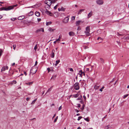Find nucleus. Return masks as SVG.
<instances>
[{"instance_id": "nucleus-21", "label": "nucleus", "mask_w": 129, "mask_h": 129, "mask_svg": "<svg viewBox=\"0 0 129 129\" xmlns=\"http://www.w3.org/2000/svg\"><path fill=\"white\" fill-rule=\"evenodd\" d=\"M35 15L37 17H39L40 15L39 12H38L36 11L35 12Z\"/></svg>"}, {"instance_id": "nucleus-35", "label": "nucleus", "mask_w": 129, "mask_h": 129, "mask_svg": "<svg viewBox=\"0 0 129 129\" xmlns=\"http://www.w3.org/2000/svg\"><path fill=\"white\" fill-rule=\"evenodd\" d=\"M85 107V105H84V104H83V105H82V107H81V109L82 110H83V109H84V108Z\"/></svg>"}, {"instance_id": "nucleus-28", "label": "nucleus", "mask_w": 129, "mask_h": 129, "mask_svg": "<svg viewBox=\"0 0 129 129\" xmlns=\"http://www.w3.org/2000/svg\"><path fill=\"white\" fill-rule=\"evenodd\" d=\"M60 5L59 3L57 5H56L54 8V9L55 10L56 9L57 7H58L59 6V5Z\"/></svg>"}, {"instance_id": "nucleus-60", "label": "nucleus", "mask_w": 129, "mask_h": 129, "mask_svg": "<svg viewBox=\"0 0 129 129\" xmlns=\"http://www.w3.org/2000/svg\"><path fill=\"white\" fill-rule=\"evenodd\" d=\"M56 40L58 42V41H60V39L58 38V39H56Z\"/></svg>"}, {"instance_id": "nucleus-32", "label": "nucleus", "mask_w": 129, "mask_h": 129, "mask_svg": "<svg viewBox=\"0 0 129 129\" xmlns=\"http://www.w3.org/2000/svg\"><path fill=\"white\" fill-rule=\"evenodd\" d=\"M110 127V125H108L105 126V129H108Z\"/></svg>"}, {"instance_id": "nucleus-17", "label": "nucleus", "mask_w": 129, "mask_h": 129, "mask_svg": "<svg viewBox=\"0 0 129 129\" xmlns=\"http://www.w3.org/2000/svg\"><path fill=\"white\" fill-rule=\"evenodd\" d=\"M79 72L80 73H79L78 74V75H81L82 74H83L84 76H85V73L84 72H83L81 70H80L79 71Z\"/></svg>"}, {"instance_id": "nucleus-6", "label": "nucleus", "mask_w": 129, "mask_h": 129, "mask_svg": "<svg viewBox=\"0 0 129 129\" xmlns=\"http://www.w3.org/2000/svg\"><path fill=\"white\" fill-rule=\"evenodd\" d=\"M96 2L99 5H102L104 3L103 0H96Z\"/></svg>"}, {"instance_id": "nucleus-41", "label": "nucleus", "mask_w": 129, "mask_h": 129, "mask_svg": "<svg viewBox=\"0 0 129 129\" xmlns=\"http://www.w3.org/2000/svg\"><path fill=\"white\" fill-rule=\"evenodd\" d=\"M93 67L92 66H91L89 68V71H90L91 72V71L92 70V68H93Z\"/></svg>"}, {"instance_id": "nucleus-50", "label": "nucleus", "mask_w": 129, "mask_h": 129, "mask_svg": "<svg viewBox=\"0 0 129 129\" xmlns=\"http://www.w3.org/2000/svg\"><path fill=\"white\" fill-rule=\"evenodd\" d=\"M62 109V107L61 106H60L58 108V111L60 110H61Z\"/></svg>"}, {"instance_id": "nucleus-49", "label": "nucleus", "mask_w": 129, "mask_h": 129, "mask_svg": "<svg viewBox=\"0 0 129 129\" xmlns=\"http://www.w3.org/2000/svg\"><path fill=\"white\" fill-rule=\"evenodd\" d=\"M13 47L14 49L15 50L16 47V45H13Z\"/></svg>"}, {"instance_id": "nucleus-15", "label": "nucleus", "mask_w": 129, "mask_h": 129, "mask_svg": "<svg viewBox=\"0 0 129 129\" xmlns=\"http://www.w3.org/2000/svg\"><path fill=\"white\" fill-rule=\"evenodd\" d=\"M65 9L64 8L62 7H61L60 8H59L58 9V10L59 11H64L65 10Z\"/></svg>"}, {"instance_id": "nucleus-24", "label": "nucleus", "mask_w": 129, "mask_h": 129, "mask_svg": "<svg viewBox=\"0 0 129 129\" xmlns=\"http://www.w3.org/2000/svg\"><path fill=\"white\" fill-rule=\"evenodd\" d=\"M86 31H90V26H87L86 28Z\"/></svg>"}, {"instance_id": "nucleus-59", "label": "nucleus", "mask_w": 129, "mask_h": 129, "mask_svg": "<svg viewBox=\"0 0 129 129\" xmlns=\"http://www.w3.org/2000/svg\"><path fill=\"white\" fill-rule=\"evenodd\" d=\"M15 18H11V19L12 20L14 21L15 20Z\"/></svg>"}, {"instance_id": "nucleus-5", "label": "nucleus", "mask_w": 129, "mask_h": 129, "mask_svg": "<svg viewBox=\"0 0 129 129\" xmlns=\"http://www.w3.org/2000/svg\"><path fill=\"white\" fill-rule=\"evenodd\" d=\"M37 71V70L35 68H33L30 70V73H32V75L36 73Z\"/></svg>"}, {"instance_id": "nucleus-18", "label": "nucleus", "mask_w": 129, "mask_h": 129, "mask_svg": "<svg viewBox=\"0 0 129 129\" xmlns=\"http://www.w3.org/2000/svg\"><path fill=\"white\" fill-rule=\"evenodd\" d=\"M53 16L54 17H56L58 16V12H55L54 13Z\"/></svg>"}, {"instance_id": "nucleus-56", "label": "nucleus", "mask_w": 129, "mask_h": 129, "mask_svg": "<svg viewBox=\"0 0 129 129\" xmlns=\"http://www.w3.org/2000/svg\"><path fill=\"white\" fill-rule=\"evenodd\" d=\"M29 99H30V98H27L26 99V100L27 101H28L29 100Z\"/></svg>"}, {"instance_id": "nucleus-64", "label": "nucleus", "mask_w": 129, "mask_h": 129, "mask_svg": "<svg viewBox=\"0 0 129 129\" xmlns=\"http://www.w3.org/2000/svg\"><path fill=\"white\" fill-rule=\"evenodd\" d=\"M88 48V47H87V46H85L84 48L85 49H86L87 48Z\"/></svg>"}, {"instance_id": "nucleus-30", "label": "nucleus", "mask_w": 129, "mask_h": 129, "mask_svg": "<svg viewBox=\"0 0 129 129\" xmlns=\"http://www.w3.org/2000/svg\"><path fill=\"white\" fill-rule=\"evenodd\" d=\"M123 39L124 40L128 39H129V37L125 36L123 38Z\"/></svg>"}, {"instance_id": "nucleus-14", "label": "nucleus", "mask_w": 129, "mask_h": 129, "mask_svg": "<svg viewBox=\"0 0 129 129\" xmlns=\"http://www.w3.org/2000/svg\"><path fill=\"white\" fill-rule=\"evenodd\" d=\"M55 29L52 28L51 27H50L48 28V30L50 32H53Z\"/></svg>"}, {"instance_id": "nucleus-33", "label": "nucleus", "mask_w": 129, "mask_h": 129, "mask_svg": "<svg viewBox=\"0 0 129 129\" xmlns=\"http://www.w3.org/2000/svg\"><path fill=\"white\" fill-rule=\"evenodd\" d=\"M33 14V11H31L29 13L28 15L29 16H31Z\"/></svg>"}, {"instance_id": "nucleus-22", "label": "nucleus", "mask_w": 129, "mask_h": 129, "mask_svg": "<svg viewBox=\"0 0 129 129\" xmlns=\"http://www.w3.org/2000/svg\"><path fill=\"white\" fill-rule=\"evenodd\" d=\"M92 15V11L88 13V18H89Z\"/></svg>"}, {"instance_id": "nucleus-25", "label": "nucleus", "mask_w": 129, "mask_h": 129, "mask_svg": "<svg viewBox=\"0 0 129 129\" xmlns=\"http://www.w3.org/2000/svg\"><path fill=\"white\" fill-rule=\"evenodd\" d=\"M81 21L79 20L76 21V25L77 26H78L79 25L80 22Z\"/></svg>"}, {"instance_id": "nucleus-19", "label": "nucleus", "mask_w": 129, "mask_h": 129, "mask_svg": "<svg viewBox=\"0 0 129 129\" xmlns=\"http://www.w3.org/2000/svg\"><path fill=\"white\" fill-rule=\"evenodd\" d=\"M57 76L56 75H53L51 78V79H52L53 80H54L56 78Z\"/></svg>"}, {"instance_id": "nucleus-34", "label": "nucleus", "mask_w": 129, "mask_h": 129, "mask_svg": "<svg viewBox=\"0 0 129 129\" xmlns=\"http://www.w3.org/2000/svg\"><path fill=\"white\" fill-rule=\"evenodd\" d=\"M86 72L88 73L89 71V68H86Z\"/></svg>"}, {"instance_id": "nucleus-10", "label": "nucleus", "mask_w": 129, "mask_h": 129, "mask_svg": "<svg viewBox=\"0 0 129 129\" xmlns=\"http://www.w3.org/2000/svg\"><path fill=\"white\" fill-rule=\"evenodd\" d=\"M8 68V66H4L2 67L1 69V71H4L5 70H7Z\"/></svg>"}, {"instance_id": "nucleus-43", "label": "nucleus", "mask_w": 129, "mask_h": 129, "mask_svg": "<svg viewBox=\"0 0 129 129\" xmlns=\"http://www.w3.org/2000/svg\"><path fill=\"white\" fill-rule=\"evenodd\" d=\"M82 118V116H80L77 119L79 121Z\"/></svg>"}, {"instance_id": "nucleus-53", "label": "nucleus", "mask_w": 129, "mask_h": 129, "mask_svg": "<svg viewBox=\"0 0 129 129\" xmlns=\"http://www.w3.org/2000/svg\"><path fill=\"white\" fill-rule=\"evenodd\" d=\"M83 98H84V100H86V97L85 96V95H84L83 96Z\"/></svg>"}, {"instance_id": "nucleus-2", "label": "nucleus", "mask_w": 129, "mask_h": 129, "mask_svg": "<svg viewBox=\"0 0 129 129\" xmlns=\"http://www.w3.org/2000/svg\"><path fill=\"white\" fill-rule=\"evenodd\" d=\"M17 6V4L11 6L7 8L3 7L1 8L2 10L9 11L13 9L14 7H16Z\"/></svg>"}, {"instance_id": "nucleus-20", "label": "nucleus", "mask_w": 129, "mask_h": 129, "mask_svg": "<svg viewBox=\"0 0 129 129\" xmlns=\"http://www.w3.org/2000/svg\"><path fill=\"white\" fill-rule=\"evenodd\" d=\"M84 9H82L80 10L78 12V14H81L82 12L84 11Z\"/></svg>"}, {"instance_id": "nucleus-9", "label": "nucleus", "mask_w": 129, "mask_h": 129, "mask_svg": "<svg viewBox=\"0 0 129 129\" xmlns=\"http://www.w3.org/2000/svg\"><path fill=\"white\" fill-rule=\"evenodd\" d=\"M42 31L43 32H44V30L43 28H41L40 29H37L36 31V33H38L39 32Z\"/></svg>"}, {"instance_id": "nucleus-4", "label": "nucleus", "mask_w": 129, "mask_h": 129, "mask_svg": "<svg viewBox=\"0 0 129 129\" xmlns=\"http://www.w3.org/2000/svg\"><path fill=\"white\" fill-rule=\"evenodd\" d=\"M69 16H68L66 17L63 20V22L65 23H67L69 21Z\"/></svg>"}, {"instance_id": "nucleus-39", "label": "nucleus", "mask_w": 129, "mask_h": 129, "mask_svg": "<svg viewBox=\"0 0 129 129\" xmlns=\"http://www.w3.org/2000/svg\"><path fill=\"white\" fill-rule=\"evenodd\" d=\"M58 116H57L54 121V123L56 122L57 120V119H58Z\"/></svg>"}, {"instance_id": "nucleus-3", "label": "nucleus", "mask_w": 129, "mask_h": 129, "mask_svg": "<svg viewBox=\"0 0 129 129\" xmlns=\"http://www.w3.org/2000/svg\"><path fill=\"white\" fill-rule=\"evenodd\" d=\"M79 84V83L78 82H76L74 84V88L76 90H78L79 89L80 87Z\"/></svg>"}, {"instance_id": "nucleus-54", "label": "nucleus", "mask_w": 129, "mask_h": 129, "mask_svg": "<svg viewBox=\"0 0 129 129\" xmlns=\"http://www.w3.org/2000/svg\"><path fill=\"white\" fill-rule=\"evenodd\" d=\"M33 83V82H29V83H28V84H27L29 85L32 84Z\"/></svg>"}, {"instance_id": "nucleus-48", "label": "nucleus", "mask_w": 129, "mask_h": 129, "mask_svg": "<svg viewBox=\"0 0 129 129\" xmlns=\"http://www.w3.org/2000/svg\"><path fill=\"white\" fill-rule=\"evenodd\" d=\"M47 70L48 71V73H49L50 71H51L50 68H48L47 69Z\"/></svg>"}, {"instance_id": "nucleus-55", "label": "nucleus", "mask_w": 129, "mask_h": 129, "mask_svg": "<svg viewBox=\"0 0 129 129\" xmlns=\"http://www.w3.org/2000/svg\"><path fill=\"white\" fill-rule=\"evenodd\" d=\"M78 108H80L81 107V105L80 104H78Z\"/></svg>"}, {"instance_id": "nucleus-42", "label": "nucleus", "mask_w": 129, "mask_h": 129, "mask_svg": "<svg viewBox=\"0 0 129 129\" xmlns=\"http://www.w3.org/2000/svg\"><path fill=\"white\" fill-rule=\"evenodd\" d=\"M82 99V97L81 96H80V97H79L77 99V100H81Z\"/></svg>"}, {"instance_id": "nucleus-8", "label": "nucleus", "mask_w": 129, "mask_h": 129, "mask_svg": "<svg viewBox=\"0 0 129 129\" xmlns=\"http://www.w3.org/2000/svg\"><path fill=\"white\" fill-rule=\"evenodd\" d=\"M48 9H46V11H45V13L47 14L50 16H52L53 15V14L51 13L50 11L47 10Z\"/></svg>"}, {"instance_id": "nucleus-7", "label": "nucleus", "mask_w": 129, "mask_h": 129, "mask_svg": "<svg viewBox=\"0 0 129 129\" xmlns=\"http://www.w3.org/2000/svg\"><path fill=\"white\" fill-rule=\"evenodd\" d=\"M41 5V3L36 4V5L31 6V8H37L40 7Z\"/></svg>"}, {"instance_id": "nucleus-16", "label": "nucleus", "mask_w": 129, "mask_h": 129, "mask_svg": "<svg viewBox=\"0 0 129 129\" xmlns=\"http://www.w3.org/2000/svg\"><path fill=\"white\" fill-rule=\"evenodd\" d=\"M25 17L24 16H20L19 17L18 19V20H22V19H23Z\"/></svg>"}, {"instance_id": "nucleus-26", "label": "nucleus", "mask_w": 129, "mask_h": 129, "mask_svg": "<svg viewBox=\"0 0 129 129\" xmlns=\"http://www.w3.org/2000/svg\"><path fill=\"white\" fill-rule=\"evenodd\" d=\"M52 23V22L51 21L47 22L46 23V25L48 26L50 25Z\"/></svg>"}, {"instance_id": "nucleus-61", "label": "nucleus", "mask_w": 129, "mask_h": 129, "mask_svg": "<svg viewBox=\"0 0 129 129\" xmlns=\"http://www.w3.org/2000/svg\"><path fill=\"white\" fill-rule=\"evenodd\" d=\"M100 60L101 61H103V59L102 58H100Z\"/></svg>"}, {"instance_id": "nucleus-27", "label": "nucleus", "mask_w": 129, "mask_h": 129, "mask_svg": "<svg viewBox=\"0 0 129 129\" xmlns=\"http://www.w3.org/2000/svg\"><path fill=\"white\" fill-rule=\"evenodd\" d=\"M79 96V95L77 93L76 94H75L73 95V96L75 98H76L77 97Z\"/></svg>"}, {"instance_id": "nucleus-29", "label": "nucleus", "mask_w": 129, "mask_h": 129, "mask_svg": "<svg viewBox=\"0 0 129 129\" xmlns=\"http://www.w3.org/2000/svg\"><path fill=\"white\" fill-rule=\"evenodd\" d=\"M89 32L90 31H85V33L87 35L89 36L90 35Z\"/></svg>"}, {"instance_id": "nucleus-31", "label": "nucleus", "mask_w": 129, "mask_h": 129, "mask_svg": "<svg viewBox=\"0 0 129 129\" xmlns=\"http://www.w3.org/2000/svg\"><path fill=\"white\" fill-rule=\"evenodd\" d=\"M53 86H52L50 88L47 90V92H49L51 90H52V89L53 87Z\"/></svg>"}, {"instance_id": "nucleus-38", "label": "nucleus", "mask_w": 129, "mask_h": 129, "mask_svg": "<svg viewBox=\"0 0 129 129\" xmlns=\"http://www.w3.org/2000/svg\"><path fill=\"white\" fill-rule=\"evenodd\" d=\"M128 94H125L124 95L123 97V98L125 99L126 97H127L128 96Z\"/></svg>"}, {"instance_id": "nucleus-47", "label": "nucleus", "mask_w": 129, "mask_h": 129, "mask_svg": "<svg viewBox=\"0 0 129 129\" xmlns=\"http://www.w3.org/2000/svg\"><path fill=\"white\" fill-rule=\"evenodd\" d=\"M70 71L71 72H73V70L72 68H70L69 69Z\"/></svg>"}, {"instance_id": "nucleus-58", "label": "nucleus", "mask_w": 129, "mask_h": 129, "mask_svg": "<svg viewBox=\"0 0 129 129\" xmlns=\"http://www.w3.org/2000/svg\"><path fill=\"white\" fill-rule=\"evenodd\" d=\"M62 35H59V38L61 39V38L62 37Z\"/></svg>"}, {"instance_id": "nucleus-51", "label": "nucleus", "mask_w": 129, "mask_h": 129, "mask_svg": "<svg viewBox=\"0 0 129 129\" xmlns=\"http://www.w3.org/2000/svg\"><path fill=\"white\" fill-rule=\"evenodd\" d=\"M57 42V40H56V41H54V42L53 43L54 44H55ZM59 42V41H58V43Z\"/></svg>"}, {"instance_id": "nucleus-46", "label": "nucleus", "mask_w": 129, "mask_h": 129, "mask_svg": "<svg viewBox=\"0 0 129 129\" xmlns=\"http://www.w3.org/2000/svg\"><path fill=\"white\" fill-rule=\"evenodd\" d=\"M60 62V61L59 60H56L55 62L56 63L58 64L59 63V62Z\"/></svg>"}, {"instance_id": "nucleus-40", "label": "nucleus", "mask_w": 129, "mask_h": 129, "mask_svg": "<svg viewBox=\"0 0 129 129\" xmlns=\"http://www.w3.org/2000/svg\"><path fill=\"white\" fill-rule=\"evenodd\" d=\"M37 99H36L35 100H34L32 102V103H31V104H34L35 102L36 101Z\"/></svg>"}, {"instance_id": "nucleus-62", "label": "nucleus", "mask_w": 129, "mask_h": 129, "mask_svg": "<svg viewBox=\"0 0 129 129\" xmlns=\"http://www.w3.org/2000/svg\"><path fill=\"white\" fill-rule=\"evenodd\" d=\"M37 63H38V62L37 61H36L35 63V66H36V65H37Z\"/></svg>"}, {"instance_id": "nucleus-52", "label": "nucleus", "mask_w": 129, "mask_h": 129, "mask_svg": "<svg viewBox=\"0 0 129 129\" xmlns=\"http://www.w3.org/2000/svg\"><path fill=\"white\" fill-rule=\"evenodd\" d=\"M37 20L38 22H40L41 20V19L40 18H38Z\"/></svg>"}, {"instance_id": "nucleus-63", "label": "nucleus", "mask_w": 129, "mask_h": 129, "mask_svg": "<svg viewBox=\"0 0 129 129\" xmlns=\"http://www.w3.org/2000/svg\"><path fill=\"white\" fill-rule=\"evenodd\" d=\"M117 34H118V36H122V35L121 34H119V33H117Z\"/></svg>"}, {"instance_id": "nucleus-44", "label": "nucleus", "mask_w": 129, "mask_h": 129, "mask_svg": "<svg viewBox=\"0 0 129 129\" xmlns=\"http://www.w3.org/2000/svg\"><path fill=\"white\" fill-rule=\"evenodd\" d=\"M37 48V45H36L34 47V49L36 51V49Z\"/></svg>"}, {"instance_id": "nucleus-37", "label": "nucleus", "mask_w": 129, "mask_h": 129, "mask_svg": "<svg viewBox=\"0 0 129 129\" xmlns=\"http://www.w3.org/2000/svg\"><path fill=\"white\" fill-rule=\"evenodd\" d=\"M104 86H103L99 90L100 91L102 92L103 91V90L104 88Z\"/></svg>"}, {"instance_id": "nucleus-57", "label": "nucleus", "mask_w": 129, "mask_h": 129, "mask_svg": "<svg viewBox=\"0 0 129 129\" xmlns=\"http://www.w3.org/2000/svg\"><path fill=\"white\" fill-rule=\"evenodd\" d=\"M75 111L77 112V113H78V112H79V111L78 110H77V109H75Z\"/></svg>"}, {"instance_id": "nucleus-13", "label": "nucleus", "mask_w": 129, "mask_h": 129, "mask_svg": "<svg viewBox=\"0 0 129 129\" xmlns=\"http://www.w3.org/2000/svg\"><path fill=\"white\" fill-rule=\"evenodd\" d=\"M69 35L70 36H73L75 35V34L73 31H70L69 33Z\"/></svg>"}, {"instance_id": "nucleus-12", "label": "nucleus", "mask_w": 129, "mask_h": 129, "mask_svg": "<svg viewBox=\"0 0 129 129\" xmlns=\"http://www.w3.org/2000/svg\"><path fill=\"white\" fill-rule=\"evenodd\" d=\"M100 86V85H99V84L98 83H96L95 85L94 86V88L95 90L98 89L99 88Z\"/></svg>"}, {"instance_id": "nucleus-36", "label": "nucleus", "mask_w": 129, "mask_h": 129, "mask_svg": "<svg viewBox=\"0 0 129 129\" xmlns=\"http://www.w3.org/2000/svg\"><path fill=\"white\" fill-rule=\"evenodd\" d=\"M84 119L87 122H89V120L88 118H84Z\"/></svg>"}, {"instance_id": "nucleus-45", "label": "nucleus", "mask_w": 129, "mask_h": 129, "mask_svg": "<svg viewBox=\"0 0 129 129\" xmlns=\"http://www.w3.org/2000/svg\"><path fill=\"white\" fill-rule=\"evenodd\" d=\"M75 16H73L72 17H71V20H75Z\"/></svg>"}, {"instance_id": "nucleus-1", "label": "nucleus", "mask_w": 129, "mask_h": 129, "mask_svg": "<svg viewBox=\"0 0 129 129\" xmlns=\"http://www.w3.org/2000/svg\"><path fill=\"white\" fill-rule=\"evenodd\" d=\"M56 0H46L45 1V3L47 4L45 6V8L49 9L50 8V6L51 5V4L55 3Z\"/></svg>"}, {"instance_id": "nucleus-23", "label": "nucleus", "mask_w": 129, "mask_h": 129, "mask_svg": "<svg viewBox=\"0 0 129 129\" xmlns=\"http://www.w3.org/2000/svg\"><path fill=\"white\" fill-rule=\"evenodd\" d=\"M17 83V82L15 80H13L11 82L10 84L11 85H12L14 84H15Z\"/></svg>"}, {"instance_id": "nucleus-11", "label": "nucleus", "mask_w": 129, "mask_h": 129, "mask_svg": "<svg viewBox=\"0 0 129 129\" xmlns=\"http://www.w3.org/2000/svg\"><path fill=\"white\" fill-rule=\"evenodd\" d=\"M55 52V50L54 49H53L52 51V53H51V57L53 58L54 56V52Z\"/></svg>"}]
</instances>
